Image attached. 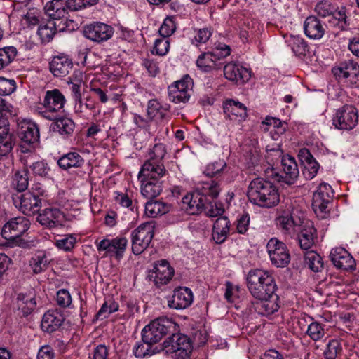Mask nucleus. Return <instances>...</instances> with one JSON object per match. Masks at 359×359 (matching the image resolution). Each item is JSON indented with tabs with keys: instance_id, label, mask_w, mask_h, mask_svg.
<instances>
[{
	"instance_id": "obj_1",
	"label": "nucleus",
	"mask_w": 359,
	"mask_h": 359,
	"mask_svg": "<svg viewBox=\"0 0 359 359\" xmlns=\"http://www.w3.org/2000/svg\"><path fill=\"white\" fill-rule=\"evenodd\" d=\"M220 191L217 182L214 180L203 182L198 184L197 190L183 196L180 203V208L189 215H198L203 210L210 217L221 215V208L212 209V200L216 198Z\"/></svg>"
},
{
	"instance_id": "obj_2",
	"label": "nucleus",
	"mask_w": 359,
	"mask_h": 359,
	"mask_svg": "<svg viewBox=\"0 0 359 359\" xmlns=\"http://www.w3.org/2000/svg\"><path fill=\"white\" fill-rule=\"evenodd\" d=\"M247 196L252 203L262 208L276 206L280 201L277 188L271 182L260 177L250 182Z\"/></svg>"
},
{
	"instance_id": "obj_3",
	"label": "nucleus",
	"mask_w": 359,
	"mask_h": 359,
	"mask_svg": "<svg viewBox=\"0 0 359 359\" xmlns=\"http://www.w3.org/2000/svg\"><path fill=\"white\" fill-rule=\"evenodd\" d=\"M247 287L255 299H262L274 294L277 285L272 274L268 271L254 269L246 276Z\"/></svg>"
},
{
	"instance_id": "obj_4",
	"label": "nucleus",
	"mask_w": 359,
	"mask_h": 359,
	"mask_svg": "<svg viewBox=\"0 0 359 359\" xmlns=\"http://www.w3.org/2000/svg\"><path fill=\"white\" fill-rule=\"evenodd\" d=\"M178 330V326L172 319L160 317L152 320L142 331V340L145 343L156 344L168 333Z\"/></svg>"
},
{
	"instance_id": "obj_5",
	"label": "nucleus",
	"mask_w": 359,
	"mask_h": 359,
	"mask_svg": "<svg viewBox=\"0 0 359 359\" xmlns=\"http://www.w3.org/2000/svg\"><path fill=\"white\" fill-rule=\"evenodd\" d=\"M305 214L297 208L284 210L276 219L277 226L285 235L296 236L306 222Z\"/></svg>"
},
{
	"instance_id": "obj_6",
	"label": "nucleus",
	"mask_w": 359,
	"mask_h": 359,
	"mask_svg": "<svg viewBox=\"0 0 359 359\" xmlns=\"http://www.w3.org/2000/svg\"><path fill=\"white\" fill-rule=\"evenodd\" d=\"M162 350L172 359H186L192 351L189 338L180 333H172V336L165 340Z\"/></svg>"
},
{
	"instance_id": "obj_7",
	"label": "nucleus",
	"mask_w": 359,
	"mask_h": 359,
	"mask_svg": "<svg viewBox=\"0 0 359 359\" xmlns=\"http://www.w3.org/2000/svg\"><path fill=\"white\" fill-rule=\"evenodd\" d=\"M166 174L151 170L149 174H146L143 172V169H140L138 173V180L141 182L142 195L149 200H152L159 196L163 190L161 179Z\"/></svg>"
},
{
	"instance_id": "obj_8",
	"label": "nucleus",
	"mask_w": 359,
	"mask_h": 359,
	"mask_svg": "<svg viewBox=\"0 0 359 359\" xmlns=\"http://www.w3.org/2000/svg\"><path fill=\"white\" fill-rule=\"evenodd\" d=\"M194 82L189 74L168 86L169 100L175 104L187 103L193 93Z\"/></svg>"
},
{
	"instance_id": "obj_9",
	"label": "nucleus",
	"mask_w": 359,
	"mask_h": 359,
	"mask_svg": "<svg viewBox=\"0 0 359 359\" xmlns=\"http://www.w3.org/2000/svg\"><path fill=\"white\" fill-rule=\"evenodd\" d=\"M231 54V48L219 43L212 51L201 54L196 61L197 67L203 72H210L220 67L219 61Z\"/></svg>"
},
{
	"instance_id": "obj_10",
	"label": "nucleus",
	"mask_w": 359,
	"mask_h": 359,
	"mask_svg": "<svg viewBox=\"0 0 359 359\" xmlns=\"http://www.w3.org/2000/svg\"><path fill=\"white\" fill-rule=\"evenodd\" d=\"M65 103V97L59 89L47 90L42 103L44 110L41 114L45 118L53 120L58 113L64 111Z\"/></svg>"
},
{
	"instance_id": "obj_11",
	"label": "nucleus",
	"mask_w": 359,
	"mask_h": 359,
	"mask_svg": "<svg viewBox=\"0 0 359 359\" xmlns=\"http://www.w3.org/2000/svg\"><path fill=\"white\" fill-rule=\"evenodd\" d=\"M154 236V224L152 222L140 224L131 233L132 251L140 255L149 245Z\"/></svg>"
},
{
	"instance_id": "obj_12",
	"label": "nucleus",
	"mask_w": 359,
	"mask_h": 359,
	"mask_svg": "<svg viewBox=\"0 0 359 359\" xmlns=\"http://www.w3.org/2000/svg\"><path fill=\"white\" fill-rule=\"evenodd\" d=\"M29 224V221L25 217L13 218L3 226L1 236L6 240L20 245L21 236L28 230Z\"/></svg>"
},
{
	"instance_id": "obj_13",
	"label": "nucleus",
	"mask_w": 359,
	"mask_h": 359,
	"mask_svg": "<svg viewBox=\"0 0 359 359\" xmlns=\"http://www.w3.org/2000/svg\"><path fill=\"white\" fill-rule=\"evenodd\" d=\"M332 72L336 79L347 85L356 84L359 81V65L353 60L340 62L332 68Z\"/></svg>"
},
{
	"instance_id": "obj_14",
	"label": "nucleus",
	"mask_w": 359,
	"mask_h": 359,
	"mask_svg": "<svg viewBox=\"0 0 359 359\" xmlns=\"http://www.w3.org/2000/svg\"><path fill=\"white\" fill-rule=\"evenodd\" d=\"M358 121V110L352 105L345 104L337 110L332 118L333 125L339 130H352Z\"/></svg>"
},
{
	"instance_id": "obj_15",
	"label": "nucleus",
	"mask_w": 359,
	"mask_h": 359,
	"mask_svg": "<svg viewBox=\"0 0 359 359\" xmlns=\"http://www.w3.org/2000/svg\"><path fill=\"white\" fill-rule=\"evenodd\" d=\"M271 263L277 267H285L290 262V255L286 245L276 238H271L266 245Z\"/></svg>"
},
{
	"instance_id": "obj_16",
	"label": "nucleus",
	"mask_w": 359,
	"mask_h": 359,
	"mask_svg": "<svg viewBox=\"0 0 359 359\" xmlns=\"http://www.w3.org/2000/svg\"><path fill=\"white\" fill-rule=\"evenodd\" d=\"M166 154V148L163 144H156L149 151V158L142 165L143 172L149 174L151 171H157L160 173H167V170L163 163V159Z\"/></svg>"
},
{
	"instance_id": "obj_17",
	"label": "nucleus",
	"mask_w": 359,
	"mask_h": 359,
	"mask_svg": "<svg viewBox=\"0 0 359 359\" xmlns=\"http://www.w3.org/2000/svg\"><path fill=\"white\" fill-rule=\"evenodd\" d=\"M13 202L20 211L27 215L39 212L42 206L41 198L27 191L13 195Z\"/></svg>"
},
{
	"instance_id": "obj_18",
	"label": "nucleus",
	"mask_w": 359,
	"mask_h": 359,
	"mask_svg": "<svg viewBox=\"0 0 359 359\" xmlns=\"http://www.w3.org/2000/svg\"><path fill=\"white\" fill-rule=\"evenodd\" d=\"M175 271L168 262L165 259L155 263L153 269L149 271L148 278L157 287L166 285L170 282L174 275Z\"/></svg>"
},
{
	"instance_id": "obj_19",
	"label": "nucleus",
	"mask_w": 359,
	"mask_h": 359,
	"mask_svg": "<svg viewBox=\"0 0 359 359\" xmlns=\"http://www.w3.org/2000/svg\"><path fill=\"white\" fill-rule=\"evenodd\" d=\"M250 312L257 313L261 316H269L276 312L280 308L279 297L274 294L264 298L255 299L248 305Z\"/></svg>"
},
{
	"instance_id": "obj_20",
	"label": "nucleus",
	"mask_w": 359,
	"mask_h": 359,
	"mask_svg": "<svg viewBox=\"0 0 359 359\" xmlns=\"http://www.w3.org/2000/svg\"><path fill=\"white\" fill-rule=\"evenodd\" d=\"M128 245V240L126 237H116L113 239H103L96 242V247L98 251H106L110 256H114L117 259L123 257Z\"/></svg>"
},
{
	"instance_id": "obj_21",
	"label": "nucleus",
	"mask_w": 359,
	"mask_h": 359,
	"mask_svg": "<svg viewBox=\"0 0 359 359\" xmlns=\"http://www.w3.org/2000/svg\"><path fill=\"white\" fill-rule=\"evenodd\" d=\"M334 196L331 186L327 183H321L313 196L312 206L317 213H325L327 205Z\"/></svg>"
},
{
	"instance_id": "obj_22",
	"label": "nucleus",
	"mask_w": 359,
	"mask_h": 359,
	"mask_svg": "<svg viewBox=\"0 0 359 359\" xmlns=\"http://www.w3.org/2000/svg\"><path fill=\"white\" fill-rule=\"evenodd\" d=\"M282 173H277L276 179L287 184H292L299 176V169L295 159L291 156H283L281 159Z\"/></svg>"
},
{
	"instance_id": "obj_23",
	"label": "nucleus",
	"mask_w": 359,
	"mask_h": 359,
	"mask_svg": "<svg viewBox=\"0 0 359 359\" xmlns=\"http://www.w3.org/2000/svg\"><path fill=\"white\" fill-rule=\"evenodd\" d=\"M83 34L88 39L100 43L109 39L114 34V29L107 24L97 22L86 26Z\"/></svg>"
},
{
	"instance_id": "obj_24",
	"label": "nucleus",
	"mask_w": 359,
	"mask_h": 359,
	"mask_svg": "<svg viewBox=\"0 0 359 359\" xmlns=\"http://www.w3.org/2000/svg\"><path fill=\"white\" fill-rule=\"evenodd\" d=\"M225 78L237 84H243L248 81L251 77L249 69L236 62H229L224 67Z\"/></svg>"
},
{
	"instance_id": "obj_25",
	"label": "nucleus",
	"mask_w": 359,
	"mask_h": 359,
	"mask_svg": "<svg viewBox=\"0 0 359 359\" xmlns=\"http://www.w3.org/2000/svg\"><path fill=\"white\" fill-rule=\"evenodd\" d=\"M330 259L334 266L344 271L353 270L355 261L351 255L344 248H332L330 253Z\"/></svg>"
},
{
	"instance_id": "obj_26",
	"label": "nucleus",
	"mask_w": 359,
	"mask_h": 359,
	"mask_svg": "<svg viewBox=\"0 0 359 359\" xmlns=\"http://www.w3.org/2000/svg\"><path fill=\"white\" fill-rule=\"evenodd\" d=\"M193 302V293L187 287H179L174 290L173 294L168 300L170 309L181 310L189 307Z\"/></svg>"
},
{
	"instance_id": "obj_27",
	"label": "nucleus",
	"mask_w": 359,
	"mask_h": 359,
	"mask_svg": "<svg viewBox=\"0 0 359 359\" xmlns=\"http://www.w3.org/2000/svg\"><path fill=\"white\" fill-rule=\"evenodd\" d=\"M18 135L22 143L32 144L39 140V129L34 122L23 120L18 123Z\"/></svg>"
},
{
	"instance_id": "obj_28",
	"label": "nucleus",
	"mask_w": 359,
	"mask_h": 359,
	"mask_svg": "<svg viewBox=\"0 0 359 359\" xmlns=\"http://www.w3.org/2000/svg\"><path fill=\"white\" fill-rule=\"evenodd\" d=\"M299 158L303 165L302 173L306 180H312L318 173L320 165L306 148L300 149Z\"/></svg>"
},
{
	"instance_id": "obj_29",
	"label": "nucleus",
	"mask_w": 359,
	"mask_h": 359,
	"mask_svg": "<svg viewBox=\"0 0 359 359\" xmlns=\"http://www.w3.org/2000/svg\"><path fill=\"white\" fill-rule=\"evenodd\" d=\"M73 67L70 58L65 55L54 56L49 63V69L55 77H65L69 74Z\"/></svg>"
},
{
	"instance_id": "obj_30",
	"label": "nucleus",
	"mask_w": 359,
	"mask_h": 359,
	"mask_svg": "<svg viewBox=\"0 0 359 359\" xmlns=\"http://www.w3.org/2000/svg\"><path fill=\"white\" fill-rule=\"evenodd\" d=\"M65 318L61 312L48 311L43 316L41 327L43 331L48 333H53L57 330L62 325Z\"/></svg>"
},
{
	"instance_id": "obj_31",
	"label": "nucleus",
	"mask_w": 359,
	"mask_h": 359,
	"mask_svg": "<svg viewBox=\"0 0 359 359\" xmlns=\"http://www.w3.org/2000/svg\"><path fill=\"white\" fill-rule=\"evenodd\" d=\"M299 233L298 240L301 248L304 250H309L313 245L316 238V229L313 222L306 220Z\"/></svg>"
},
{
	"instance_id": "obj_32",
	"label": "nucleus",
	"mask_w": 359,
	"mask_h": 359,
	"mask_svg": "<svg viewBox=\"0 0 359 359\" xmlns=\"http://www.w3.org/2000/svg\"><path fill=\"white\" fill-rule=\"evenodd\" d=\"M63 217L62 212L57 208H46L37 217V221L43 226L54 228L61 224Z\"/></svg>"
},
{
	"instance_id": "obj_33",
	"label": "nucleus",
	"mask_w": 359,
	"mask_h": 359,
	"mask_svg": "<svg viewBox=\"0 0 359 359\" xmlns=\"http://www.w3.org/2000/svg\"><path fill=\"white\" fill-rule=\"evenodd\" d=\"M223 110L224 114L230 119L238 118V121H243L247 116V108L240 102L228 100L224 103Z\"/></svg>"
},
{
	"instance_id": "obj_34",
	"label": "nucleus",
	"mask_w": 359,
	"mask_h": 359,
	"mask_svg": "<svg viewBox=\"0 0 359 359\" xmlns=\"http://www.w3.org/2000/svg\"><path fill=\"white\" fill-rule=\"evenodd\" d=\"M305 34L313 39H319L325 33V28L320 20L315 16L308 17L304 25Z\"/></svg>"
},
{
	"instance_id": "obj_35",
	"label": "nucleus",
	"mask_w": 359,
	"mask_h": 359,
	"mask_svg": "<svg viewBox=\"0 0 359 359\" xmlns=\"http://www.w3.org/2000/svg\"><path fill=\"white\" fill-rule=\"evenodd\" d=\"M230 222L227 217H218L212 228V238L215 243L220 244L225 241L229 231Z\"/></svg>"
},
{
	"instance_id": "obj_36",
	"label": "nucleus",
	"mask_w": 359,
	"mask_h": 359,
	"mask_svg": "<svg viewBox=\"0 0 359 359\" xmlns=\"http://www.w3.org/2000/svg\"><path fill=\"white\" fill-rule=\"evenodd\" d=\"M230 222L227 217H218L212 228V238L215 243L220 244L225 241L229 231Z\"/></svg>"
},
{
	"instance_id": "obj_37",
	"label": "nucleus",
	"mask_w": 359,
	"mask_h": 359,
	"mask_svg": "<svg viewBox=\"0 0 359 359\" xmlns=\"http://www.w3.org/2000/svg\"><path fill=\"white\" fill-rule=\"evenodd\" d=\"M15 145V138L10 132L9 126L0 128V156H6L11 154Z\"/></svg>"
},
{
	"instance_id": "obj_38",
	"label": "nucleus",
	"mask_w": 359,
	"mask_h": 359,
	"mask_svg": "<svg viewBox=\"0 0 359 359\" xmlns=\"http://www.w3.org/2000/svg\"><path fill=\"white\" fill-rule=\"evenodd\" d=\"M64 27L62 25L55 20H48L46 24L39 27L37 33L43 43H48L53 39L55 32H61Z\"/></svg>"
},
{
	"instance_id": "obj_39",
	"label": "nucleus",
	"mask_w": 359,
	"mask_h": 359,
	"mask_svg": "<svg viewBox=\"0 0 359 359\" xmlns=\"http://www.w3.org/2000/svg\"><path fill=\"white\" fill-rule=\"evenodd\" d=\"M328 25L330 27L336 28L339 30H346L348 29L350 23L346 15V8L341 7L339 10L334 8V11L330 16Z\"/></svg>"
},
{
	"instance_id": "obj_40",
	"label": "nucleus",
	"mask_w": 359,
	"mask_h": 359,
	"mask_svg": "<svg viewBox=\"0 0 359 359\" xmlns=\"http://www.w3.org/2000/svg\"><path fill=\"white\" fill-rule=\"evenodd\" d=\"M66 1L63 0H52L48 1L45 7V13L48 15L50 20L57 21L60 18L65 17L66 13Z\"/></svg>"
},
{
	"instance_id": "obj_41",
	"label": "nucleus",
	"mask_w": 359,
	"mask_h": 359,
	"mask_svg": "<svg viewBox=\"0 0 359 359\" xmlns=\"http://www.w3.org/2000/svg\"><path fill=\"white\" fill-rule=\"evenodd\" d=\"M83 158L77 152H69L62 155L57 161V165L62 170L80 168L83 164Z\"/></svg>"
},
{
	"instance_id": "obj_42",
	"label": "nucleus",
	"mask_w": 359,
	"mask_h": 359,
	"mask_svg": "<svg viewBox=\"0 0 359 359\" xmlns=\"http://www.w3.org/2000/svg\"><path fill=\"white\" fill-rule=\"evenodd\" d=\"M170 205L160 201L149 200L145 205V214L151 218L163 215L170 211Z\"/></svg>"
},
{
	"instance_id": "obj_43",
	"label": "nucleus",
	"mask_w": 359,
	"mask_h": 359,
	"mask_svg": "<svg viewBox=\"0 0 359 359\" xmlns=\"http://www.w3.org/2000/svg\"><path fill=\"white\" fill-rule=\"evenodd\" d=\"M17 304L18 309L22 311L25 316L30 314L36 306V299L31 294H18Z\"/></svg>"
},
{
	"instance_id": "obj_44",
	"label": "nucleus",
	"mask_w": 359,
	"mask_h": 359,
	"mask_svg": "<svg viewBox=\"0 0 359 359\" xmlns=\"http://www.w3.org/2000/svg\"><path fill=\"white\" fill-rule=\"evenodd\" d=\"M28 175L27 169L16 170L11 178V187L19 192L25 191L29 184Z\"/></svg>"
},
{
	"instance_id": "obj_45",
	"label": "nucleus",
	"mask_w": 359,
	"mask_h": 359,
	"mask_svg": "<svg viewBox=\"0 0 359 359\" xmlns=\"http://www.w3.org/2000/svg\"><path fill=\"white\" fill-rule=\"evenodd\" d=\"M53 123V130L57 131L62 135H69L75 128L73 120L66 116L55 118Z\"/></svg>"
},
{
	"instance_id": "obj_46",
	"label": "nucleus",
	"mask_w": 359,
	"mask_h": 359,
	"mask_svg": "<svg viewBox=\"0 0 359 359\" xmlns=\"http://www.w3.org/2000/svg\"><path fill=\"white\" fill-rule=\"evenodd\" d=\"M286 41L293 53L297 56H305L309 52L307 43L301 36H290Z\"/></svg>"
},
{
	"instance_id": "obj_47",
	"label": "nucleus",
	"mask_w": 359,
	"mask_h": 359,
	"mask_svg": "<svg viewBox=\"0 0 359 359\" xmlns=\"http://www.w3.org/2000/svg\"><path fill=\"white\" fill-rule=\"evenodd\" d=\"M341 341L337 339H330L326 344L323 355L325 359H337L342 355Z\"/></svg>"
},
{
	"instance_id": "obj_48",
	"label": "nucleus",
	"mask_w": 359,
	"mask_h": 359,
	"mask_svg": "<svg viewBox=\"0 0 359 359\" xmlns=\"http://www.w3.org/2000/svg\"><path fill=\"white\" fill-rule=\"evenodd\" d=\"M304 263L313 272H320L324 267L322 257L316 252L308 251L304 255Z\"/></svg>"
},
{
	"instance_id": "obj_49",
	"label": "nucleus",
	"mask_w": 359,
	"mask_h": 359,
	"mask_svg": "<svg viewBox=\"0 0 359 359\" xmlns=\"http://www.w3.org/2000/svg\"><path fill=\"white\" fill-rule=\"evenodd\" d=\"M166 116V109L163 107L160 102L153 99L148 102L147 104V116L149 120L154 118L163 119Z\"/></svg>"
},
{
	"instance_id": "obj_50",
	"label": "nucleus",
	"mask_w": 359,
	"mask_h": 359,
	"mask_svg": "<svg viewBox=\"0 0 359 359\" xmlns=\"http://www.w3.org/2000/svg\"><path fill=\"white\" fill-rule=\"evenodd\" d=\"M154 344H149L142 341L137 343L134 346L133 352L136 358H143L151 356L159 352L156 347H153Z\"/></svg>"
},
{
	"instance_id": "obj_51",
	"label": "nucleus",
	"mask_w": 359,
	"mask_h": 359,
	"mask_svg": "<svg viewBox=\"0 0 359 359\" xmlns=\"http://www.w3.org/2000/svg\"><path fill=\"white\" fill-rule=\"evenodd\" d=\"M18 50L14 46H5L0 48V70L8 66L15 58Z\"/></svg>"
},
{
	"instance_id": "obj_52",
	"label": "nucleus",
	"mask_w": 359,
	"mask_h": 359,
	"mask_svg": "<svg viewBox=\"0 0 359 359\" xmlns=\"http://www.w3.org/2000/svg\"><path fill=\"white\" fill-rule=\"evenodd\" d=\"M48 263L46 255L43 252H40L32 258L30 266L34 273H40L47 269Z\"/></svg>"
},
{
	"instance_id": "obj_53",
	"label": "nucleus",
	"mask_w": 359,
	"mask_h": 359,
	"mask_svg": "<svg viewBox=\"0 0 359 359\" xmlns=\"http://www.w3.org/2000/svg\"><path fill=\"white\" fill-rule=\"evenodd\" d=\"M81 81L71 82V91L74 101V109L76 113L83 112V99L81 93Z\"/></svg>"
},
{
	"instance_id": "obj_54",
	"label": "nucleus",
	"mask_w": 359,
	"mask_h": 359,
	"mask_svg": "<svg viewBox=\"0 0 359 359\" xmlns=\"http://www.w3.org/2000/svg\"><path fill=\"white\" fill-rule=\"evenodd\" d=\"M306 334L313 341H318L323 339L325 334L324 326L318 323L312 322L307 327Z\"/></svg>"
},
{
	"instance_id": "obj_55",
	"label": "nucleus",
	"mask_w": 359,
	"mask_h": 359,
	"mask_svg": "<svg viewBox=\"0 0 359 359\" xmlns=\"http://www.w3.org/2000/svg\"><path fill=\"white\" fill-rule=\"evenodd\" d=\"M169 48L170 41L168 37L162 36L155 40L152 53L159 56H164L168 53Z\"/></svg>"
},
{
	"instance_id": "obj_56",
	"label": "nucleus",
	"mask_w": 359,
	"mask_h": 359,
	"mask_svg": "<svg viewBox=\"0 0 359 359\" xmlns=\"http://www.w3.org/2000/svg\"><path fill=\"white\" fill-rule=\"evenodd\" d=\"M335 7L330 1L323 0L318 2L315 7V11L318 16L322 18L330 17L334 11Z\"/></svg>"
},
{
	"instance_id": "obj_57",
	"label": "nucleus",
	"mask_w": 359,
	"mask_h": 359,
	"mask_svg": "<svg viewBox=\"0 0 359 359\" xmlns=\"http://www.w3.org/2000/svg\"><path fill=\"white\" fill-rule=\"evenodd\" d=\"M226 166V163L225 161L219 159L217 161L209 163L206 166L203 173L208 177H212L223 171Z\"/></svg>"
},
{
	"instance_id": "obj_58",
	"label": "nucleus",
	"mask_w": 359,
	"mask_h": 359,
	"mask_svg": "<svg viewBox=\"0 0 359 359\" xmlns=\"http://www.w3.org/2000/svg\"><path fill=\"white\" fill-rule=\"evenodd\" d=\"M118 309V305L117 303L114 302H105L100 309L98 311L96 314V317L97 319H105L107 318L111 313L117 311Z\"/></svg>"
},
{
	"instance_id": "obj_59",
	"label": "nucleus",
	"mask_w": 359,
	"mask_h": 359,
	"mask_svg": "<svg viewBox=\"0 0 359 359\" xmlns=\"http://www.w3.org/2000/svg\"><path fill=\"white\" fill-rule=\"evenodd\" d=\"M176 29L175 18L167 17L159 29V34L161 36L168 37L172 35Z\"/></svg>"
},
{
	"instance_id": "obj_60",
	"label": "nucleus",
	"mask_w": 359,
	"mask_h": 359,
	"mask_svg": "<svg viewBox=\"0 0 359 359\" xmlns=\"http://www.w3.org/2000/svg\"><path fill=\"white\" fill-rule=\"evenodd\" d=\"M76 240L73 235H66L55 241V246L60 250L68 252L72 250L76 244Z\"/></svg>"
},
{
	"instance_id": "obj_61",
	"label": "nucleus",
	"mask_w": 359,
	"mask_h": 359,
	"mask_svg": "<svg viewBox=\"0 0 359 359\" xmlns=\"http://www.w3.org/2000/svg\"><path fill=\"white\" fill-rule=\"evenodd\" d=\"M22 22L28 27H34L38 25L39 22V13L36 8H30L27 13L24 15Z\"/></svg>"
},
{
	"instance_id": "obj_62",
	"label": "nucleus",
	"mask_w": 359,
	"mask_h": 359,
	"mask_svg": "<svg viewBox=\"0 0 359 359\" xmlns=\"http://www.w3.org/2000/svg\"><path fill=\"white\" fill-rule=\"evenodd\" d=\"M97 1V0H67L66 7L71 11H78L93 6Z\"/></svg>"
},
{
	"instance_id": "obj_63",
	"label": "nucleus",
	"mask_w": 359,
	"mask_h": 359,
	"mask_svg": "<svg viewBox=\"0 0 359 359\" xmlns=\"http://www.w3.org/2000/svg\"><path fill=\"white\" fill-rule=\"evenodd\" d=\"M29 168L34 175L46 177L50 170L48 164L44 161H38L29 165Z\"/></svg>"
},
{
	"instance_id": "obj_64",
	"label": "nucleus",
	"mask_w": 359,
	"mask_h": 359,
	"mask_svg": "<svg viewBox=\"0 0 359 359\" xmlns=\"http://www.w3.org/2000/svg\"><path fill=\"white\" fill-rule=\"evenodd\" d=\"M16 83L13 79L0 77V95H8L15 91Z\"/></svg>"
}]
</instances>
